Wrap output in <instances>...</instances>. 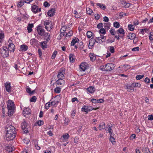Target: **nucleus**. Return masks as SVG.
<instances>
[{"label":"nucleus","mask_w":153,"mask_h":153,"mask_svg":"<svg viewBox=\"0 0 153 153\" xmlns=\"http://www.w3.org/2000/svg\"><path fill=\"white\" fill-rule=\"evenodd\" d=\"M6 129L7 131L5 135L6 140L7 141L13 140L16 135L15 128L12 126L10 125L7 127Z\"/></svg>","instance_id":"1"},{"label":"nucleus","mask_w":153,"mask_h":153,"mask_svg":"<svg viewBox=\"0 0 153 153\" xmlns=\"http://www.w3.org/2000/svg\"><path fill=\"white\" fill-rule=\"evenodd\" d=\"M37 33L39 35L42 36H44L47 38V41L50 40V36L48 33L46 32L44 28L40 25H39L37 28Z\"/></svg>","instance_id":"2"},{"label":"nucleus","mask_w":153,"mask_h":153,"mask_svg":"<svg viewBox=\"0 0 153 153\" xmlns=\"http://www.w3.org/2000/svg\"><path fill=\"white\" fill-rule=\"evenodd\" d=\"M7 103L8 115L11 116L14 113L15 109L14 103L11 100H8Z\"/></svg>","instance_id":"3"},{"label":"nucleus","mask_w":153,"mask_h":153,"mask_svg":"<svg viewBox=\"0 0 153 153\" xmlns=\"http://www.w3.org/2000/svg\"><path fill=\"white\" fill-rule=\"evenodd\" d=\"M0 50L1 55L4 58L8 56L9 51L6 47H3Z\"/></svg>","instance_id":"4"},{"label":"nucleus","mask_w":153,"mask_h":153,"mask_svg":"<svg viewBox=\"0 0 153 153\" xmlns=\"http://www.w3.org/2000/svg\"><path fill=\"white\" fill-rule=\"evenodd\" d=\"M51 22L50 21L46 20L44 22L45 28L48 31H50L52 29Z\"/></svg>","instance_id":"5"},{"label":"nucleus","mask_w":153,"mask_h":153,"mask_svg":"<svg viewBox=\"0 0 153 153\" xmlns=\"http://www.w3.org/2000/svg\"><path fill=\"white\" fill-rule=\"evenodd\" d=\"M95 39L96 42L98 43L101 44L105 41L106 38L105 36L100 35V36L95 37Z\"/></svg>","instance_id":"6"},{"label":"nucleus","mask_w":153,"mask_h":153,"mask_svg":"<svg viewBox=\"0 0 153 153\" xmlns=\"http://www.w3.org/2000/svg\"><path fill=\"white\" fill-rule=\"evenodd\" d=\"M21 126L22 130L25 133L27 132V123L25 119L23 120V122L21 124Z\"/></svg>","instance_id":"7"},{"label":"nucleus","mask_w":153,"mask_h":153,"mask_svg":"<svg viewBox=\"0 0 153 153\" xmlns=\"http://www.w3.org/2000/svg\"><path fill=\"white\" fill-rule=\"evenodd\" d=\"M31 114L30 110L28 107L25 108L23 111V115L26 117H28Z\"/></svg>","instance_id":"8"},{"label":"nucleus","mask_w":153,"mask_h":153,"mask_svg":"<svg viewBox=\"0 0 153 153\" xmlns=\"http://www.w3.org/2000/svg\"><path fill=\"white\" fill-rule=\"evenodd\" d=\"M114 65L112 63H108L106 65V71H110L112 70L114 68Z\"/></svg>","instance_id":"9"},{"label":"nucleus","mask_w":153,"mask_h":153,"mask_svg":"<svg viewBox=\"0 0 153 153\" xmlns=\"http://www.w3.org/2000/svg\"><path fill=\"white\" fill-rule=\"evenodd\" d=\"M65 73V71L64 69L60 70L57 75V77L59 79H63L64 77Z\"/></svg>","instance_id":"10"},{"label":"nucleus","mask_w":153,"mask_h":153,"mask_svg":"<svg viewBox=\"0 0 153 153\" xmlns=\"http://www.w3.org/2000/svg\"><path fill=\"white\" fill-rule=\"evenodd\" d=\"M79 41V39L75 37L72 40L71 42V46H74L75 48L77 49L78 48V46L76 45V44L78 43Z\"/></svg>","instance_id":"11"},{"label":"nucleus","mask_w":153,"mask_h":153,"mask_svg":"<svg viewBox=\"0 0 153 153\" xmlns=\"http://www.w3.org/2000/svg\"><path fill=\"white\" fill-rule=\"evenodd\" d=\"M5 90L6 91L10 93L11 92V86L10 83L9 82H6L4 84Z\"/></svg>","instance_id":"12"},{"label":"nucleus","mask_w":153,"mask_h":153,"mask_svg":"<svg viewBox=\"0 0 153 153\" xmlns=\"http://www.w3.org/2000/svg\"><path fill=\"white\" fill-rule=\"evenodd\" d=\"M31 10L34 13H36L40 11L41 8L36 5H33L31 7Z\"/></svg>","instance_id":"13"},{"label":"nucleus","mask_w":153,"mask_h":153,"mask_svg":"<svg viewBox=\"0 0 153 153\" xmlns=\"http://www.w3.org/2000/svg\"><path fill=\"white\" fill-rule=\"evenodd\" d=\"M56 10L54 8H52L47 13L48 16L50 17H52L55 14Z\"/></svg>","instance_id":"14"},{"label":"nucleus","mask_w":153,"mask_h":153,"mask_svg":"<svg viewBox=\"0 0 153 153\" xmlns=\"http://www.w3.org/2000/svg\"><path fill=\"white\" fill-rule=\"evenodd\" d=\"M65 83V81L63 79H58L56 82V85L59 86L60 87H62L64 85Z\"/></svg>","instance_id":"15"},{"label":"nucleus","mask_w":153,"mask_h":153,"mask_svg":"<svg viewBox=\"0 0 153 153\" xmlns=\"http://www.w3.org/2000/svg\"><path fill=\"white\" fill-rule=\"evenodd\" d=\"M70 137V135L68 133L64 134L61 137L63 142H65L68 141V139Z\"/></svg>","instance_id":"16"},{"label":"nucleus","mask_w":153,"mask_h":153,"mask_svg":"<svg viewBox=\"0 0 153 153\" xmlns=\"http://www.w3.org/2000/svg\"><path fill=\"white\" fill-rule=\"evenodd\" d=\"M130 68V66L129 65H122L119 67V68L122 69V71H126Z\"/></svg>","instance_id":"17"},{"label":"nucleus","mask_w":153,"mask_h":153,"mask_svg":"<svg viewBox=\"0 0 153 153\" xmlns=\"http://www.w3.org/2000/svg\"><path fill=\"white\" fill-rule=\"evenodd\" d=\"M33 27V24L29 23L27 27V29L28 33H30L32 31V28Z\"/></svg>","instance_id":"18"},{"label":"nucleus","mask_w":153,"mask_h":153,"mask_svg":"<svg viewBox=\"0 0 153 153\" xmlns=\"http://www.w3.org/2000/svg\"><path fill=\"white\" fill-rule=\"evenodd\" d=\"M11 52H13L15 50V46L13 44L8 45V49Z\"/></svg>","instance_id":"19"},{"label":"nucleus","mask_w":153,"mask_h":153,"mask_svg":"<svg viewBox=\"0 0 153 153\" xmlns=\"http://www.w3.org/2000/svg\"><path fill=\"white\" fill-rule=\"evenodd\" d=\"M28 48V46L25 45H22L20 46L19 50L22 51H26Z\"/></svg>","instance_id":"20"},{"label":"nucleus","mask_w":153,"mask_h":153,"mask_svg":"<svg viewBox=\"0 0 153 153\" xmlns=\"http://www.w3.org/2000/svg\"><path fill=\"white\" fill-rule=\"evenodd\" d=\"M86 66L84 63H82L80 65V71H85L86 69Z\"/></svg>","instance_id":"21"},{"label":"nucleus","mask_w":153,"mask_h":153,"mask_svg":"<svg viewBox=\"0 0 153 153\" xmlns=\"http://www.w3.org/2000/svg\"><path fill=\"white\" fill-rule=\"evenodd\" d=\"M4 38V33L0 30V47L1 46V43Z\"/></svg>","instance_id":"22"},{"label":"nucleus","mask_w":153,"mask_h":153,"mask_svg":"<svg viewBox=\"0 0 153 153\" xmlns=\"http://www.w3.org/2000/svg\"><path fill=\"white\" fill-rule=\"evenodd\" d=\"M95 89V88L92 86H90L88 88H87V91L89 93L92 94L94 92Z\"/></svg>","instance_id":"23"},{"label":"nucleus","mask_w":153,"mask_h":153,"mask_svg":"<svg viewBox=\"0 0 153 153\" xmlns=\"http://www.w3.org/2000/svg\"><path fill=\"white\" fill-rule=\"evenodd\" d=\"M96 42L95 39L93 38L92 37L90 39L89 43V47L90 46L92 47L94 46L95 42Z\"/></svg>","instance_id":"24"},{"label":"nucleus","mask_w":153,"mask_h":153,"mask_svg":"<svg viewBox=\"0 0 153 153\" xmlns=\"http://www.w3.org/2000/svg\"><path fill=\"white\" fill-rule=\"evenodd\" d=\"M97 6H98L99 7L104 10L106 8V7L105 5L102 3H97L96 4Z\"/></svg>","instance_id":"25"},{"label":"nucleus","mask_w":153,"mask_h":153,"mask_svg":"<svg viewBox=\"0 0 153 153\" xmlns=\"http://www.w3.org/2000/svg\"><path fill=\"white\" fill-rule=\"evenodd\" d=\"M69 59L71 62L73 63L75 61L74 55L73 54H70L69 55Z\"/></svg>","instance_id":"26"},{"label":"nucleus","mask_w":153,"mask_h":153,"mask_svg":"<svg viewBox=\"0 0 153 153\" xmlns=\"http://www.w3.org/2000/svg\"><path fill=\"white\" fill-rule=\"evenodd\" d=\"M135 34L134 33H129L127 36L128 39H133L135 38H136L135 37Z\"/></svg>","instance_id":"27"},{"label":"nucleus","mask_w":153,"mask_h":153,"mask_svg":"<svg viewBox=\"0 0 153 153\" xmlns=\"http://www.w3.org/2000/svg\"><path fill=\"white\" fill-rule=\"evenodd\" d=\"M117 33H120L122 35H124L125 33L124 30L122 28H120L117 30Z\"/></svg>","instance_id":"28"},{"label":"nucleus","mask_w":153,"mask_h":153,"mask_svg":"<svg viewBox=\"0 0 153 153\" xmlns=\"http://www.w3.org/2000/svg\"><path fill=\"white\" fill-rule=\"evenodd\" d=\"M82 111L87 113L88 112L87 106L84 105L82 106L81 108Z\"/></svg>","instance_id":"29"},{"label":"nucleus","mask_w":153,"mask_h":153,"mask_svg":"<svg viewBox=\"0 0 153 153\" xmlns=\"http://www.w3.org/2000/svg\"><path fill=\"white\" fill-rule=\"evenodd\" d=\"M105 128V125L104 123L102 122L99 125V128L100 130L104 129Z\"/></svg>","instance_id":"30"},{"label":"nucleus","mask_w":153,"mask_h":153,"mask_svg":"<svg viewBox=\"0 0 153 153\" xmlns=\"http://www.w3.org/2000/svg\"><path fill=\"white\" fill-rule=\"evenodd\" d=\"M26 91L29 94H33L34 93L35 91L34 90H33V91H31V89L28 87L26 88Z\"/></svg>","instance_id":"31"},{"label":"nucleus","mask_w":153,"mask_h":153,"mask_svg":"<svg viewBox=\"0 0 153 153\" xmlns=\"http://www.w3.org/2000/svg\"><path fill=\"white\" fill-rule=\"evenodd\" d=\"M126 89L128 91L131 92H132L134 90V88L132 86H126Z\"/></svg>","instance_id":"32"},{"label":"nucleus","mask_w":153,"mask_h":153,"mask_svg":"<svg viewBox=\"0 0 153 153\" xmlns=\"http://www.w3.org/2000/svg\"><path fill=\"white\" fill-rule=\"evenodd\" d=\"M111 127H110L109 126L108 127L106 128V131H107V132L110 134L111 136V135L112 133L113 132V131L112 129L111 128Z\"/></svg>","instance_id":"33"},{"label":"nucleus","mask_w":153,"mask_h":153,"mask_svg":"<svg viewBox=\"0 0 153 153\" xmlns=\"http://www.w3.org/2000/svg\"><path fill=\"white\" fill-rule=\"evenodd\" d=\"M87 13L89 15H91L93 13L92 10L89 7L86 8Z\"/></svg>","instance_id":"34"},{"label":"nucleus","mask_w":153,"mask_h":153,"mask_svg":"<svg viewBox=\"0 0 153 153\" xmlns=\"http://www.w3.org/2000/svg\"><path fill=\"white\" fill-rule=\"evenodd\" d=\"M76 112V110L75 109H73L72 110L71 114V116L72 118H74V117L75 116Z\"/></svg>","instance_id":"35"},{"label":"nucleus","mask_w":153,"mask_h":153,"mask_svg":"<svg viewBox=\"0 0 153 153\" xmlns=\"http://www.w3.org/2000/svg\"><path fill=\"white\" fill-rule=\"evenodd\" d=\"M60 87H57L55 88L54 90L55 92L57 94L60 93L61 91Z\"/></svg>","instance_id":"36"},{"label":"nucleus","mask_w":153,"mask_h":153,"mask_svg":"<svg viewBox=\"0 0 153 153\" xmlns=\"http://www.w3.org/2000/svg\"><path fill=\"white\" fill-rule=\"evenodd\" d=\"M41 44L42 48L43 49H44L45 48H46L47 47V45L46 42H42Z\"/></svg>","instance_id":"37"},{"label":"nucleus","mask_w":153,"mask_h":153,"mask_svg":"<svg viewBox=\"0 0 153 153\" xmlns=\"http://www.w3.org/2000/svg\"><path fill=\"white\" fill-rule=\"evenodd\" d=\"M91 60V61H94L95 59V57L94 56V54L92 53H90L89 55Z\"/></svg>","instance_id":"38"},{"label":"nucleus","mask_w":153,"mask_h":153,"mask_svg":"<svg viewBox=\"0 0 153 153\" xmlns=\"http://www.w3.org/2000/svg\"><path fill=\"white\" fill-rule=\"evenodd\" d=\"M132 86L134 87H137L140 88V87L141 85L140 83H134L132 84Z\"/></svg>","instance_id":"39"},{"label":"nucleus","mask_w":153,"mask_h":153,"mask_svg":"<svg viewBox=\"0 0 153 153\" xmlns=\"http://www.w3.org/2000/svg\"><path fill=\"white\" fill-rule=\"evenodd\" d=\"M128 27L129 30L130 31H132L134 30V26L133 25L130 24L128 25Z\"/></svg>","instance_id":"40"},{"label":"nucleus","mask_w":153,"mask_h":153,"mask_svg":"<svg viewBox=\"0 0 153 153\" xmlns=\"http://www.w3.org/2000/svg\"><path fill=\"white\" fill-rule=\"evenodd\" d=\"M24 4V2L23 1H21L17 3V6L18 7L20 8Z\"/></svg>","instance_id":"41"},{"label":"nucleus","mask_w":153,"mask_h":153,"mask_svg":"<svg viewBox=\"0 0 153 153\" xmlns=\"http://www.w3.org/2000/svg\"><path fill=\"white\" fill-rule=\"evenodd\" d=\"M14 150V148L12 145H10L8 146V150L9 152H12Z\"/></svg>","instance_id":"42"},{"label":"nucleus","mask_w":153,"mask_h":153,"mask_svg":"<svg viewBox=\"0 0 153 153\" xmlns=\"http://www.w3.org/2000/svg\"><path fill=\"white\" fill-rule=\"evenodd\" d=\"M113 25L114 27L116 28H119L120 26L119 23L117 22H115L114 23Z\"/></svg>","instance_id":"43"},{"label":"nucleus","mask_w":153,"mask_h":153,"mask_svg":"<svg viewBox=\"0 0 153 153\" xmlns=\"http://www.w3.org/2000/svg\"><path fill=\"white\" fill-rule=\"evenodd\" d=\"M93 33L92 32L88 31L87 33V36L88 38H90L92 36Z\"/></svg>","instance_id":"44"},{"label":"nucleus","mask_w":153,"mask_h":153,"mask_svg":"<svg viewBox=\"0 0 153 153\" xmlns=\"http://www.w3.org/2000/svg\"><path fill=\"white\" fill-rule=\"evenodd\" d=\"M73 34V32L72 30H70L69 32L66 33V34L65 36H68V37H70Z\"/></svg>","instance_id":"45"},{"label":"nucleus","mask_w":153,"mask_h":153,"mask_svg":"<svg viewBox=\"0 0 153 153\" xmlns=\"http://www.w3.org/2000/svg\"><path fill=\"white\" fill-rule=\"evenodd\" d=\"M51 106V104L50 102H48L45 104V108L46 109H49L50 106Z\"/></svg>","instance_id":"46"},{"label":"nucleus","mask_w":153,"mask_h":153,"mask_svg":"<svg viewBox=\"0 0 153 153\" xmlns=\"http://www.w3.org/2000/svg\"><path fill=\"white\" fill-rule=\"evenodd\" d=\"M149 38L151 41L153 40V32H151L150 33L149 35Z\"/></svg>","instance_id":"47"},{"label":"nucleus","mask_w":153,"mask_h":153,"mask_svg":"<svg viewBox=\"0 0 153 153\" xmlns=\"http://www.w3.org/2000/svg\"><path fill=\"white\" fill-rule=\"evenodd\" d=\"M36 100V96H33L30 99V102H35Z\"/></svg>","instance_id":"48"},{"label":"nucleus","mask_w":153,"mask_h":153,"mask_svg":"<svg viewBox=\"0 0 153 153\" xmlns=\"http://www.w3.org/2000/svg\"><path fill=\"white\" fill-rule=\"evenodd\" d=\"M88 112L92 110H96L97 108H94L90 106H87Z\"/></svg>","instance_id":"49"},{"label":"nucleus","mask_w":153,"mask_h":153,"mask_svg":"<svg viewBox=\"0 0 153 153\" xmlns=\"http://www.w3.org/2000/svg\"><path fill=\"white\" fill-rule=\"evenodd\" d=\"M57 53V52L56 51H54V52H53V53L52 55L51 58L52 59H54L55 58Z\"/></svg>","instance_id":"50"},{"label":"nucleus","mask_w":153,"mask_h":153,"mask_svg":"<svg viewBox=\"0 0 153 153\" xmlns=\"http://www.w3.org/2000/svg\"><path fill=\"white\" fill-rule=\"evenodd\" d=\"M110 33L112 35H114L116 33V31L114 29H112V28H111L109 31Z\"/></svg>","instance_id":"51"},{"label":"nucleus","mask_w":153,"mask_h":153,"mask_svg":"<svg viewBox=\"0 0 153 153\" xmlns=\"http://www.w3.org/2000/svg\"><path fill=\"white\" fill-rule=\"evenodd\" d=\"M100 32L103 35L105 34L106 33L105 30L104 28H102L100 30Z\"/></svg>","instance_id":"52"},{"label":"nucleus","mask_w":153,"mask_h":153,"mask_svg":"<svg viewBox=\"0 0 153 153\" xmlns=\"http://www.w3.org/2000/svg\"><path fill=\"white\" fill-rule=\"evenodd\" d=\"M110 141L112 143L114 144V143L115 142V139L114 138L112 137L111 136V135L110 136Z\"/></svg>","instance_id":"53"},{"label":"nucleus","mask_w":153,"mask_h":153,"mask_svg":"<svg viewBox=\"0 0 153 153\" xmlns=\"http://www.w3.org/2000/svg\"><path fill=\"white\" fill-rule=\"evenodd\" d=\"M144 76L143 75H138L136 76V79L137 80H139L140 79L143 78Z\"/></svg>","instance_id":"54"},{"label":"nucleus","mask_w":153,"mask_h":153,"mask_svg":"<svg viewBox=\"0 0 153 153\" xmlns=\"http://www.w3.org/2000/svg\"><path fill=\"white\" fill-rule=\"evenodd\" d=\"M51 103V106H54L56 105H57L58 103V101H52V102H50Z\"/></svg>","instance_id":"55"},{"label":"nucleus","mask_w":153,"mask_h":153,"mask_svg":"<svg viewBox=\"0 0 153 153\" xmlns=\"http://www.w3.org/2000/svg\"><path fill=\"white\" fill-rule=\"evenodd\" d=\"M109 50L110 52L112 53H113L114 52V48L113 46H110L109 47Z\"/></svg>","instance_id":"56"},{"label":"nucleus","mask_w":153,"mask_h":153,"mask_svg":"<svg viewBox=\"0 0 153 153\" xmlns=\"http://www.w3.org/2000/svg\"><path fill=\"white\" fill-rule=\"evenodd\" d=\"M100 69L102 71H106V65H102L100 66Z\"/></svg>","instance_id":"57"},{"label":"nucleus","mask_w":153,"mask_h":153,"mask_svg":"<svg viewBox=\"0 0 153 153\" xmlns=\"http://www.w3.org/2000/svg\"><path fill=\"white\" fill-rule=\"evenodd\" d=\"M140 48L139 47H137L133 48L132 49V51H137L139 50Z\"/></svg>","instance_id":"58"},{"label":"nucleus","mask_w":153,"mask_h":153,"mask_svg":"<svg viewBox=\"0 0 153 153\" xmlns=\"http://www.w3.org/2000/svg\"><path fill=\"white\" fill-rule=\"evenodd\" d=\"M148 119L149 120H153V116L152 115H149L148 116Z\"/></svg>","instance_id":"59"},{"label":"nucleus","mask_w":153,"mask_h":153,"mask_svg":"<svg viewBox=\"0 0 153 153\" xmlns=\"http://www.w3.org/2000/svg\"><path fill=\"white\" fill-rule=\"evenodd\" d=\"M64 124L65 125H67L68 124V123L69 122V120L66 118H65L64 120Z\"/></svg>","instance_id":"60"},{"label":"nucleus","mask_w":153,"mask_h":153,"mask_svg":"<svg viewBox=\"0 0 153 153\" xmlns=\"http://www.w3.org/2000/svg\"><path fill=\"white\" fill-rule=\"evenodd\" d=\"M71 101L72 102H74L75 101H76L78 103L79 102V101L76 97H74L72 99Z\"/></svg>","instance_id":"61"},{"label":"nucleus","mask_w":153,"mask_h":153,"mask_svg":"<svg viewBox=\"0 0 153 153\" xmlns=\"http://www.w3.org/2000/svg\"><path fill=\"white\" fill-rule=\"evenodd\" d=\"M44 5L46 7H48L50 6V4L47 1H45L44 3Z\"/></svg>","instance_id":"62"},{"label":"nucleus","mask_w":153,"mask_h":153,"mask_svg":"<svg viewBox=\"0 0 153 153\" xmlns=\"http://www.w3.org/2000/svg\"><path fill=\"white\" fill-rule=\"evenodd\" d=\"M135 152L136 153H143L142 152H141L140 149L139 148H137L135 150Z\"/></svg>","instance_id":"63"},{"label":"nucleus","mask_w":153,"mask_h":153,"mask_svg":"<svg viewBox=\"0 0 153 153\" xmlns=\"http://www.w3.org/2000/svg\"><path fill=\"white\" fill-rule=\"evenodd\" d=\"M145 152L144 153H151L149 149L147 147H146L145 148Z\"/></svg>","instance_id":"64"}]
</instances>
